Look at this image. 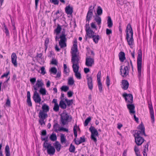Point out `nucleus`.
<instances>
[{
    "mask_svg": "<svg viewBox=\"0 0 156 156\" xmlns=\"http://www.w3.org/2000/svg\"><path fill=\"white\" fill-rule=\"evenodd\" d=\"M138 129L139 130H135L133 135L136 144L138 146H140L144 141V139L141 136L143 135L145 136H147V135L145 133V127L142 123L139 125Z\"/></svg>",
    "mask_w": 156,
    "mask_h": 156,
    "instance_id": "obj_1",
    "label": "nucleus"
},
{
    "mask_svg": "<svg viewBox=\"0 0 156 156\" xmlns=\"http://www.w3.org/2000/svg\"><path fill=\"white\" fill-rule=\"evenodd\" d=\"M142 51L141 49L138 51V56L137 58V68L138 73V77L139 80L141 78V68H142Z\"/></svg>",
    "mask_w": 156,
    "mask_h": 156,
    "instance_id": "obj_2",
    "label": "nucleus"
},
{
    "mask_svg": "<svg viewBox=\"0 0 156 156\" xmlns=\"http://www.w3.org/2000/svg\"><path fill=\"white\" fill-rule=\"evenodd\" d=\"M77 43V42L76 41H74L73 47L71 48V50L72 51V62H79L80 60V58L76 54V53L78 51Z\"/></svg>",
    "mask_w": 156,
    "mask_h": 156,
    "instance_id": "obj_3",
    "label": "nucleus"
},
{
    "mask_svg": "<svg viewBox=\"0 0 156 156\" xmlns=\"http://www.w3.org/2000/svg\"><path fill=\"white\" fill-rule=\"evenodd\" d=\"M60 116V121L63 125H66L69 119L71 121L72 118L71 116L69 115L65 111H64Z\"/></svg>",
    "mask_w": 156,
    "mask_h": 156,
    "instance_id": "obj_4",
    "label": "nucleus"
},
{
    "mask_svg": "<svg viewBox=\"0 0 156 156\" xmlns=\"http://www.w3.org/2000/svg\"><path fill=\"white\" fill-rule=\"evenodd\" d=\"M66 37V35L64 30L62 31L59 37L60 40L59 42V45L61 48H63L66 46V42L67 39Z\"/></svg>",
    "mask_w": 156,
    "mask_h": 156,
    "instance_id": "obj_5",
    "label": "nucleus"
},
{
    "mask_svg": "<svg viewBox=\"0 0 156 156\" xmlns=\"http://www.w3.org/2000/svg\"><path fill=\"white\" fill-rule=\"evenodd\" d=\"M79 62H72V67L73 71L75 73V75L76 77L78 79H80L81 78V74L80 73L78 72L79 68Z\"/></svg>",
    "mask_w": 156,
    "mask_h": 156,
    "instance_id": "obj_6",
    "label": "nucleus"
},
{
    "mask_svg": "<svg viewBox=\"0 0 156 156\" xmlns=\"http://www.w3.org/2000/svg\"><path fill=\"white\" fill-rule=\"evenodd\" d=\"M89 130L91 133V140H93L95 143H96L97 141V139L96 136H99L97 130L94 126H91Z\"/></svg>",
    "mask_w": 156,
    "mask_h": 156,
    "instance_id": "obj_7",
    "label": "nucleus"
},
{
    "mask_svg": "<svg viewBox=\"0 0 156 156\" xmlns=\"http://www.w3.org/2000/svg\"><path fill=\"white\" fill-rule=\"evenodd\" d=\"M125 63L127 62V65L125 66L124 69H122V66L120 67V74L123 77H126L129 74V71L128 67H129V63L128 61H126Z\"/></svg>",
    "mask_w": 156,
    "mask_h": 156,
    "instance_id": "obj_8",
    "label": "nucleus"
},
{
    "mask_svg": "<svg viewBox=\"0 0 156 156\" xmlns=\"http://www.w3.org/2000/svg\"><path fill=\"white\" fill-rule=\"evenodd\" d=\"M46 143L43 144V147L47 149L48 154L50 155H54L55 152V149L54 147L51 146V144H49L46 145Z\"/></svg>",
    "mask_w": 156,
    "mask_h": 156,
    "instance_id": "obj_9",
    "label": "nucleus"
},
{
    "mask_svg": "<svg viewBox=\"0 0 156 156\" xmlns=\"http://www.w3.org/2000/svg\"><path fill=\"white\" fill-rule=\"evenodd\" d=\"M123 97L124 98L125 101L127 103L132 104L133 103V96L131 94H127L124 93L122 95Z\"/></svg>",
    "mask_w": 156,
    "mask_h": 156,
    "instance_id": "obj_10",
    "label": "nucleus"
},
{
    "mask_svg": "<svg viewBox=\"0 0 156 156\" xmlns=\"http://www.w3.org/2000/svg\"><path fill=\"white\" fill-rule=\"evenodd\" d=\"M33 98L35 103H39L40 104H41V99L40 96L37 91H35L34 92Z\"/></svg>",
    "mask_w": 156,
    "mask_h": 156,
    "instance_id": "obj_11",
    "label": "nucleus"
},
{
    "mask_svg": "<svg viewBox=\"0 0 156 156\" xmlns=\"http://www.w3.org/2000/svg\"><path fill=\"white\" fill-rule=\"evenodd\" d=\"M148 108L150 110V114L151 121L153 123L154 121V113L153 108L151 104L150 103H148Z\"/></svg>",
    "mask_w": 156,
    "mask_h": 156,
    "instance_id": "obj_12",
    "label": "nucleus"
},
{
    "mask_svg": "<svg viewBox=\"0 0 156 156\" xmlns=\"http://www.w3.org/2000/svg\"><path fill=\"white\" fill-rule=\"evenodd\" d=\"M94 63V59L89 56L86 58L85 65L88 67H91Z\"/></svg>",
    "mask_w": 156,
    "mask_h": 156,
    "instance_id": "obj_13",
    "label": "nucleus"
},
{
    "mask_svg": "<svg viewBox=\"0 0 156 156\" xmlns=\"http://www.w3.org/2000/svg\"><path fill=\"white\" fill-rule=\"evenodd\" d=\"M87 83L89 88L91 90H92L93 88L92 78L91 76H87Z\"/></svg>",
    "mask_w": 156,
    "mask_h": 156,
    "instance_id": "obj_14",
    "label": "nucleus"
},
{
    "mask_svg": "<svg viewBox=\"0 0 156 156\" xmlns=\"http://www.w3.org/2000/svg\"><path fill=\"white\" fill-rule=\"evenodd\" d=\"M85 30L88 37L91 38L94 37L95 33L91 29L88 28V29H85Z\"/></svg>",
    "mask_w": 156,
    "mask_h": 156,
    "instance_id": "obj_15",
    "label": "nucleus"
},
{
    "mask_svg": "<svg viewBox=\"0 0 156 156\" xmlns=\"http://www.w3.org/2000/svg\"><path fill=\"white\" fill-rule=\"evenodd\" d=\"M11 61L12 63L13 64L14 66L16 67L17 66V56L15 53H13L11 55Z\"/></svg>",
    "mask_w": 156,
    "mask_h": 156,
    "instance_id": "obj_16",
    "label": "nucleus"
},
{
    "mask_svg": "<svg viewBox=\"0 0 156 156\" xmlns=\"http://www.w3.org/2000/svg\"><path fill=\"white\" fill-rule=\"evenodd\" d=\"M127 106L130 114H135V111L134 110L135 107L134 104L129 103V104L127 105Z\"/></svg>",
    "mask_w": 156,
    "mask_h": 156,
    "instance_id": "obj_17",
    "label": "nucleus"
},
{
    "mask_svg": "<svg viewBox=\"0 0 156 156\" xmlns=\"http://www.w3.org/2000/svg\"><path fill=\"white\" fill-rule=\"evenodd\" d=\"M44 84L42 82L41 80H37V83L34 86V89L36 91L38 90V88L39 87H42L44 86Z\"/></svg>",
    "mask_w": 156,
    "mask_h": 156,
    "instance_id": "obj_18",
    "label": "nucleus"
},
{
    "mask_svg": "<svg viewBox=\"0 0 156 156\" xmlns=\"http://www.w3.org/2000/svg\"><path fill=\"white\" fill-rule=\"evenodd\" d=\"M133 35H130V37H129V34H126V39L127 40L128 44L129 46L133 45Z\"/></svg>",
    "mask_w": 156,
    "mask_h": 156,
    "instance_id": "obj_19",
    "label": "nucleus"
},
{
    "mask_svg": "<svg viewBox=\"0 0 156 156\" xmlns=\"http://www.w3.org/2000/svg\"><path fill=\"white\" fill-rule=\"evenodd\" d=\"M48 116V115L47 113L41 111V110L40 111L38 114V117L39 119H45L47 118Z\"/></svg>",
    "mask_w": 156,
    "mask_h": 156,
    "instance_id": "obj_20",
    "label": "nucleus"
},
{
    "mask_svg": "<svg viewBox=\"0 0 156 156\" xmlns=\"http://www.w3.org/2000/svg\"><path fill=\"white\" fill-rule=\"evenodd\" d=\"M65 10L67 15H71L73 12V8L69 5L66 7Z\"/></svg>",
    "mask_w": 156,
    "mask_h": 156,
    "instance_id": "obj_21",
    "label": "nucleus"
},
{
    "mask_svg": "<svg viewBox=\"0 0 156 156\" xmlns=\"http://www.w3.org/2000/svg\"><path fill=\"white\" fill-rule=\"evenodd\" d=\"M93 12H92L91 10H88L86 16V22L87 21L88 22H89V21L91 19V18L93 16Z\"/></svg>",
    "mask_w": 156,
    "mask_h": 156,
    "instance_id": "obj_22",
    "label": "nucleus"
},
{
    "mask_svg": "<svg viewBox=\"0 0 156 156\" xmlns=\"http://www.w3.org/2000/svg\"><path fill=\"white\" fill-rule=\"evenodd\" d=\"M122 88L124 90H126L129 86L128 81L127 80H122Z\"/></svg>",
    "mask_w": 156,
    "mask_h": 156,
    "instance_id": "obj_23",
    "label": "nucleus"
},
{
    "mask_svg": "<svg viewBox=\"0 0 156 156\" xmlns=\"http://www.w3.org/2000/svg\"><path fill=\"white\" fill-rule=\"evenodd\" d=\"M27 102L28 106L29 107L32 106V103L30 99V94L29 91H28L27 92Z\"/></svg>",
    "mask_w": 156,
    "mask_h": 156,
    "instance_id": "obj_24",
    "label": "nucleus"
},
{
    "mask_svg": "<svg viewBox=\"0 0 156 156\" xmlns=\"http://www.w3.org/2000/svg\"><path fill=\"white\" fill-rule=\"evenodd\" d=\"M125 55L124 52L121 51L119 54V59L121 62H123L126 59Z\"/></svg>",
    "mask_w": 156,
    "mask_h": 156,
    "instance_id": "obj_25",
    "label": "nucleus"
},
{
    "mask_svg": "<svg viewBox=\"0 0 156 156\" xmlns=\"http://www.w3.org/2000/svg\"><path fill=\"white\" fill-rule=\"evenodd\" d=\"M80 140H79L78 141L76 140V138H75L74 140L75 142V144L77 145H79L81 143H83L85 142V138L84 136H83L82 137H81L80 138Z\"/></svg>",
    "mask_w": 156,
    "mask_h": 156,
    "instance_id": "obj_26",
    "label": "nucleus"
},
{
    "mask_svg": "<svg viewBox=\"0 0 156 156\" xmlns=\"http://www.w3.org/2000/svg\"><path fill=\"white\" fill-rule=\"evenodd\" d=\"M126 34H129V33L130 34V35H133V31L132 30V27H131V25L130 24H128L126 30Z\"/></svg>",
    "mask_w": 156,
    "mask_h": 156,
    "instance_id": "obj_27",
    "label": "nucleus"
},
{
    "mask_svg": "<svg viewBox=\"0 0 156 156\" xmlns=\"http://www.w3.org/2000/svg\"><path fill=\"white\" fill-rule=\"evenodd\" d=\"M126 34H129V33L130 34V35H133V31L132 30V27H131V25L130 24H128L126 30Z\"/></svg>",
    "mask_w": 156,
    "mask_h": 156,
    "instance_id": "obj_28",
    "label": "nucleus"
},
{
    "mask_svg": "<svg viewBox=\"0 0 156 156\" xmlns=\"http://www.w3.org/2000/svg\"><path fill=\"white\" fill-rule=\"evenodd\" d=\"M41 111L47 113L49 111V106L46 104H44L42 106Z\"/></svg>",
    "mask_w": 156,
    "mask_h": 156,
    "instance_id": "obj_29",
    "label": "nucleus"
},
{
    "mask_svg": "<svg viewBox=\"0 0 156 156\" xmlns=\"http://www.w3.org/2000/svg\"><path fill=\"white\" fill-rule=\"evenodd\" d=\"M108 26L109 28H111L113 25V23L111 17L108 16L107 20Z\"/></svg>",
    "mask_w": 156,
    "mask_h": 156,
    "instance_id": "obj_30",
    "label": "nucleus"
},
{
    "mask_svg": "<svg viewBox=\"0 0 156 156\" xmlns=\"http://www.w3.org/2000/svg\"><path fill=\"white\" fill-rule=\"evenodd\" d=\"M5 153L6 156H10V149L8 145H6L5 149Z\"/></svg>",
    "mask_w": 156,
    "mask_h": 156,
    "instance_id": "obj_31",
    "label": "nucleus"
},
{
    "mask_svg": "<svg viewBox=\"0 0 156 156\" xmlns=\"http://www.w3.org/2000/svg\"><path fill=\"white\" fill-rule=\"evenodd\" d=\"M54 146L58 151H59L61 149V145L58 141H56L54 144Z\"/></svg>",
    "mask_w": 156,
    "mask_h": 156,
    "instance_id": "obj_32",
    "label": "nucleus"
},
{
    "mask_svg": "<svg viewBox=\"0 0 156 156\" xmlns=\"http://www.w3.org/2000/svg\"><path fill=\"white\" fill-rule=\"evenodd\" d=\"M59 105L63 109H66L67 107L66 105L62 100L60 101Z\"/></svg>",
    "mask_w": 156,
    "mask_h": 156,
    "instance_id": "obj_33",
    "label": "nucleus"
},
{
    "mask_svg": "<svg viewBox=\"0 0 156 156\" xmlns=\"http://www.w3.org/2000/svg\"><path fill=\"white\" fill-rule=\"evenodd\" d=\"M60 137V141L61 143L62 144L66 143V140L65 135L63 134H61Z\"/></svg>",
    "mask_w": 156,
    "mask_h": 156,
    "instance_id": "obj_34",
    "label": "nucleus"
},
{
    "mask_svg": "<svg viewBox=\"0 0 156 156\" xmlns=\"http://www.w3.org/2000/svg\"><path fill=\"white\" fill-rule=\"evenodd\" d=\"M62 30V27L61 26H60L58 24L57 25V27L56 28L54 32H56V33L57 35Z\"/></svg>",
    "mask_w": 156,
    "mask_h": 156,
    "instance_id": "obj_35",
    "label": "nucleus"
},
{
    "mask_svg": "<svg viewBox=\"0 0 156 156\" xmlns=\"http://www.w3.org/2000/svg\"><path fill=\"white\" fill-rule=\"evenodd\" d=\"M94 20L97 23V24L99 25L101 23V18L98 16H96L94 18Z\"/></svg>",
    "mask_w": 156,
    "mask_h": 156,
    "instance_id": "obj_36",
    "label": "nucleus"
},
{
    "mask_svg": "<svg viewBox=\"0 0 156 156\" xmlns=\"http://www.w3.org/2000/svg\"><path fill=\"white\" fill-rule=\"evenodd\" d=\"M92 38L94 41L95 43H97L98 42V40L100 38V37L98 35H95L94 37H93Z\"/></svg>",
    "mask_w": 156,
    "mask_h": 156,
    "instance_id": "obj_37",
    "label": "nucleus"
},
{
    "mask_svg": "<svg viewBox=\"0 0 156 156\" xmlns=\"http://www.w3.org/2000/svg\"><path fill=\"white\" fill-rule=\"evenodd\" d=\"M57 138V136L55 133H53L50 136V139L52 141L56 140Z\"/></svg>",
    "mask_w": 156,
    "mask_h": 156,
    "instance_id": "obj_38",
    "label": "nucleus"
},
{
    "mask_svg": "<svg viewBox=\"0 0 156 156\" xmlns=\"http://www.w3.org/2000/svg\"><path fill=\"white\" fill-rule=\"evenodd\" d=\"M74 81L72 77H70L68 79V84L70 85H73L74 83Z\"/></svg>",
    "mask_w": 156,
    "mask_h": 156,
    "instance_id": "obj_39",
    "label": "nucleus"
},
{
    "mask_svg": "<svg viewBox=\"0 0 156 156\" xmlns=\"http://www.w3.org/2000/svg\"><path fill=\"white\" fill-rule=\"evenodd\" d=\"M75 147L72 144H71L69 148V151L70 152L73 153L75 152Z\"/></svg>",
    "mask_w": 156,
    "mask_h": 156,
    "instance_id": "obj_40",
    "label": "nucleus"
},
{
    "mask_svg": "<svg viewBox=\"0 0 156 156\" xmlns=\"http://www.w3.org/2000/svg\"><path fill=\"white\" fill-rule=\"evenodd\" d=\"M39 92L40 93L43 95H44L46 94V91L45 89L44 88H43L42 87L41 88Z\"/></svg>",
    "mask_w": 156,
    "mask_h": 156,
    "instance_id": "obj_41",
    "label": "nucleus"
},
{
    "mask_svg": "<svg viewBox=\"0 0 156 156\" xmlns=\"http://www.w3.org/2000/svg\"><path fill=\"white\" fill-rule=\"evenodd\" d=\"M49 71L54 74H56L57 73V69L55 67H52L49 70Z\"/></svg>",
    "mask_w": 156,
    "mask_h": 156,
    "instance_id": "obj_42",
    "label": "nucleus"
},
{
    "mask_svg": "<svg viewBox=\"0 0 156 156\" xmlns=\"http://www.w3.org/2000/svg\"><path fill=\"white\" fill-rule=\"evenodd\" d=\"M97 13L98 16L101 15L102 14V9L101 7L100 6H98V7L97 10Z\"/></svg>",
    "mask_w": 156,
    "mask_h": 156,
    "instance_id": "obj_43",
    "label": "nucleus"
},
{
    "mask_svg": "<svg viewBox=\"0 0 156 156\" xmlns=\"http://www.w3.org/2000/svg\"><path fill=\"white\" fill-rule=\"evenodd\" d=\"M59 125L57 123H55L53 125V128L55 129V132H58V128L59 127Z\"/></svg>",
    "mask_w": 156,
    "mask_h": 156,
    "instance_id": "obj_44",
    "label": "nucleus"
},
{
    "mask_svg": "<svg viewBox=\"0 0 156 156\" xmlns=\"http://www.w3.org/2000/svg\"><path fill=\"white\" fill-rule=\"evenodd\" d=\"M65 101L67 103L68 106H70L71 105H72L73 103V100H68L67 99H65Z\"/></svg>",
    "mask_w": 156,
    "mask_h": 156,
    "instance_id": "obj_45",
    "label": "nucleus"
},
{
    "mask_svg": "<svg viewBox=\"0 0 156 156\" xmlns=\"http://www.w3.org/2000/svg\"><path fill=\"white\" fill-rule=\"evenodd\" d=\"M61 89L62 91L66 92L69 90V87L66 86H63L62 87Z\"/></svg>",
    "mask_w": 156,
    "mask_h": 156,
    "instance_id": "obj_46",
    "label": "nucleus"
},
{
    "mask_svg": "<svg viewBox=\"0 0 156 156\" xmlns=\"http://www.w3.org/2000/svg\"><path fill=\"white\" fill-rule=\"evenodd\" d=\"M98 84L99 91L101 92L102 90V85L101 81L98 82Z\"/></svg>",
    "mask_w": 156,
    "mask_h": 156,
    "instance_id": "obj_47",
    "label": "nucleus"
},
{
    "mask_svg": "<svg viewBox=\"0 0 156 156\" xmlns=\"http://www.w3.org/2000/svg\"><path fill=\"white\" fill-rule=\"evenodd\" d=\"M91 119V118L90 117H88L85 121L84 123V125L85 126H87L89 122L90 121Z\"/></svg>",
    "mask_w": 156,
    "mask_h": 156,
    "instance_id": "obj_48",
    "label": "nucleus"
},
{
    "mask_svg": "<svg viewBox=\"0 0 156 156\" xmlns=\"http://www.w3.org/2000/svg\"><path fill=\"white\" fill-rule=\"evenodd\" d=\"M53 109L56 112H58L59 110V105L58 104L54 105Z\"/></svg>",
    "mask_w": 156,
    "mask_h": 156,
    "instance_id": "obj_49",
    "label": "nucleus"
},
{
    "mask_svg": "<svg viewBox=\"0 0 156 156\" xmlns=\"http://www.w3.org/2000/svg\"><path fill=\"white\" fill-rule=\"evenodd\" d=\"M77 127V125L76 124L73 127V132L74 136L76 138L77 136V132L76 130V128Z\"/></svg>",
    "mask_w": 156,
    "mask_h": 156,
    "instance_id": "obj_50",
    "label": "nucleus"
},
{
    "mask_svg": "<svg viewBox=\"0 0 156 156\" xmlns=\"http://www.w3.org/2000/svg\"><path fill=\"white\" fill-rule=\"evenodd\" d=\"M49 39L48 38H47L44 41V44L45 46V50H46L47 49L48 47V44L49 43Z\"/></svg>",
    "mask_w": 156,
    "mask_h": 156,
    "instance_id": "obj_51",
    "label": "nucleus"
},
{
    "mask_svg": "<svg viewBox=\"0 0 156 156\" xmlns=\"http://www.w3.org/2000/svg\"><path fill=\"white\" fill-rule=\"evenodd\" d=\"M101 71H99V72L98 73L97 75V79L98 82V81H101Z\"/></svg>",
    "mask_w": 156,
    "mask_h": 156,
    "instance_id": "obj_52",
    "label": "nucleus"
},
{
    "mask_svg": "<svg viewBox=\"0 0 156 156\" xmlns=\"http://www.w3.org/2000/svg\"><path fill=\"white\" fill-rule=\"evenodd\" d=\"M41 140L42 141H44L45 142H44V143H46V145H47L49 144H48V137L47 136L46 137H44V138H42L41 137Z\"/></svg>",
    "mask_w": 156,
    "mask_h": 156,
    "instance_id": "obj_53",
    "label": "nucleus"
},
{
    "mask_svg": "<svg viewBox=\"0 0 156 156\" xmlns=\"http://www.w3.org/2000/svg\"><path fill=\"white\" fill-rule=\"evenodd\" d=\"M106 84L107 86L108 87L110 84V80L108 76H107L106 77Z\"/></svg>",
    "mask_w": 156,
    "mask_h": 156,
    "instance_id": "obj_54",
    "label": "nucleus"
},
{
    "mask_svg": "<svg viewBox=\"0 0 156 156\" xmlns=\"http://www.w3.org/2000/svg\"><path fill=\"white\" fill-rule=\"evenodd\" d=\"M41 73L43 75L45 74L46 73L45 70V67L44 66H42L41 69Z\"/></svg>",
    "mask_w": 156,
    "mask_h": 156,
    "instance_id": "obj_55",
    "label": "nucleus"
},
{
    "mask_svg": "<svg viewBox=\"0 0 156 156\" xmlns=\"http://www.w3.org/2000/svg\"><path fill=\"white\" fill-rule=\"evenodd\" d=\"M4 27H5V32L6 34V36H8L9 35V31L6 27V26L5 25H4Z\"/></svg>",
    "mask_w": 156,
    "mask_h": 156,
    "instance_id": "obj_56",
    "label": "nucleus"
},
{
    "mask_svg": "<svg viewBox=\"0 0 156 156\" xmlns=\"http://www.w3.org/2000/svg\"><path fill=\"white\" fill-rule=\"evenodd\" d=\"M64 131L66 132L67 133L68 132H69V130L68 129L63 127H61L58 129V131Z\"/></svg>",
    "mask_w": 156,
    "mask_h": 156,
    "instance_id": "obj_57",
    "label": "nucleus"
},
{
    "mask_svg": "<svg viewBox=\"0 0 156 156\" xmlns=\"http://www.w3.org/2000/svg\"><path fill=\"white\" fill-rule=\"evenodd\" d=\"M50 2L55 5H57L58 4V0H50Z\"/></svg>",
    "mask_w": 156,
    "mask_h": 156,
    "instance_id": "obj_58",
    "label": "nucleus"
},
{
    "mask_svg": "<svg viewBox=\"0 0 156 156\" xmlns=\"http://www.w3.org/2000/svg\"><path fill=\"white\" fill-rule=\"evenodd\" d=\"M51 64L57 66L58 64V62L57 60L55 59H52L51 61Z\"/></svg>",
    "mask_w": 156,
    "mask_h": 156,
    "instance_id": "obj_59",
    "label": "nucleus"
},
{
    "mask_svg": "<svg viewBox=\"0 0 156 156\" xmlns=\"http://www.w3.org/2000/svg\"><path fill=\"white\" fill-rule=\"evenodd\" d=\"M5 105L6 106L8 107L10 106V101L9 98H8V99H7Z\"/></svg>",
    "mask_w": 156,
    "mask_h": 156,
    "instance_id": "obj_60",
    "label": "nucleus"
},
{
    "mask_svg": "<svg viewBox=\"0 0 156 156\" xmlns=\"http://www.w3.org/2000/svg\"><path fill=\"white\" fill-rule=\"evenodd\" d=\"M44 119H39V122L41 126H42L43 124H45V122L44 121Z\"/></svg>",
    "mask_w": 156,
    "mask_h": 156,
    "instance_id": "obj_61",
    "label": "nucleus"
},
{
    "mask_svg": "<svg viewBox=\"0 0 156 156\" xmlns=\"http://www.w3.org/2000/svg\"><path fill=\"white\" fill-rule=\"evenodd\" d=\"M10 74V72L9 71L7 72L6 73H4L1 76V78H2L4 77H7Z\"/></svg>",
    "mask_w": 156,
    "mask_h": 156,
    "instance_id": "obj_62",
    "label": "nucleus"
},
{
    "mask_svg": "<svg viewBox=\"0 0 156 156\" xmlns=\"http://www.w3.org/2000/svg\"><path fill=\"white\" fill-rule=\"evenodd\" d=\"M30 81L33 84H34L36 81V78H31L30 80Z\"/></svg>",
    "mask_w": 156,
    "mask_h": 156,
    "instance_id": "obj_63",
    "label": "nucleus"
},
{
    "mask_svg": "<svg viewBox=\"0 0 156 156\" xmlns=\"http://www.w3.org/2000/svg\"><path fill=\"white\" fill-rule=\"evenodd\" d=\"M112 33V31L111 29H107L106 30V34L107 35H108Z\"/></svg>",
    "mask_w": 156,
    "mask_h": 156,
    "instance_id": "obj_64",
    "label": "nucleus"
}]
</instances>
